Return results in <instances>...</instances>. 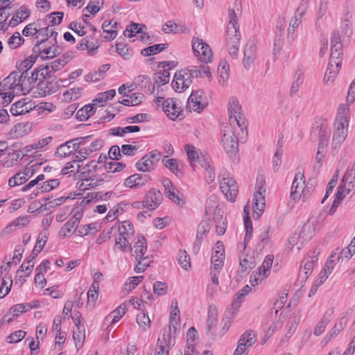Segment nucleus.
<instances>
[{
    "label": "nucleus",
    "instance_id": "nucleus-6",
    "mask_svg": "<svg viewBox=\"0 0 355 355\" xmlns=\"http://www.w3.org/2000/svg\"><path fill=\"white\" fill-rule=\"evenodd\" d=\"M18 80V72L13 71L0 83V95H3L6 102L10 103L15 96L22 95Z\"/></svg>",
    "mask_w": 355,
    "mask_h": 355
},
{
    "label": "nucleus",
    "instance_id": "nucleus-4",
    "mask_svg": "<svg viewBox=\"0 0 355 355\" xmlns=\"http://www.w3.org/2000/svg\"><path fill=\"white\" fill-rule=\"evenodd\" d=\"M131 250H132V255L137 261L135 270L137 273L144 272L152 261V257L148 253L147 243L144 237L138 236L137 241Z\"/></svg>",
    "mask_w": 355,
    "mask_h": 355
},
{
    "label": "nucleus",
    "instance_id": "nucleus-18",
    "mask_svg": "<svg viewBox=\"0 0 355 355\" xmlns=\"http://www.w3.org/2000/svg\"><path fill=\"white\" fill-rule=\"evenodd\" d=\"M35 108V103L29 98H21L11 105L10 111L14 116L26 114Z\"/></svg>",
    "mask_w": 355,
    "mask_h": 355
},
{
    "label": "nucleus",
    "instance_id": "nucleus-46",
    "mask_svg": "<svg viewBox=\"0 0 355 355\" xmlns=\"http://www.w3.org/2000/svg\"><path fill=\"white\" fill-rule=\"evenodd\" d=\"M130 238H127L125 236H121L118 235L115 239V244L114 249L119 250L121 251L128 252L132 250L131 245L130 243Z\"/></svg>",
    "mask_w": 355,
    "mask_h": 355
},
{
    "label": "nucleus",
    "instance_id": "nucleus-1",
    "mask_svg": "<svg viewBox=\"0 0 355 355\" xmlns=\"http://www.w3.org/2000/svg\"><path fill=\"white\" fill-rule=\"evenodd\" d=\"M241 15L240 3L236 2L228 8L229 21L226 31L225 46L229 55L234 59L238 58L241 34L238 24V17Z\"/></svg>",
    "mask_w": 355,
    "mask_h": 355
},
{
    "label": "nucleus",
    "instance_id": "nucleus-37",
    "mask_svg": "<svg viewBox=\"0 0 355 355\" xmlns=\"http://www.w3.org/2000/svg\"><path fill=\"white\" fill-rule=\"evenodd\" d=\"M116 94L114 89H110L104 92H101L97 94L96 98L92 101L95 103V106L102 107L108 101L111 100Z\"/></svg>",
    "mask_w": 355,
    "mask_h": 355
},
{
    "label": "nucleus",
    "instance_id": "nucleus-33",
    "mask_svg": "<svg viewBox=\"0 0 355 355\" xmlns=\"http://www.w3.org/2000/svg\"><path fill=\"white\" fill-rule=\"evenodd\" d=\"M230 65L226 60L220 61L218 67V83L225 86L229 79Z\"/></svg>",
    "mask_w": 355,
    "mask_h": 355
},
{
    "label": "nucleus",
    "instance_id": "nucleus-42",
    "mask_svg": "<svg viewBox=\"0 0 355 355\" xmlns=\"http://www.w3.org/2000/svg\"><path fill=\"white\" fill-rule=\"evenodd\" d=\"M41 57L44 58H53L59 55L61 49L59 46L51 45L50 46H39Z\"/></svg>",
    "mask_w": 355,
    "mask_h": 355
},
{
    "label": "nucleus",
    "instance_id": "nucleus-22",
    "mask_svg": "<svg viewBox=\"0 0 355 355\" xmlns=\"http://www.w3.org/2000/svg\"><path fill=\"white\" fill-rule=\"evenodd\" d=\"M225 260V248L222 242L218 241L213 249L211 256L212 266L222 268Z\"/></svg>",
    "mask_w": 355,
    "mask_h": 355
},
{
    "label": "nucleus",
    "instance_id": "nucleus-34",
    "mask_svg": "<svg viewBox=\"0 0 355 355\" xmlns=\"http://www.w3.org/2000/svg\"><path fill=\"white\" fill-rule=\"evenodd\" d=\"M128 203L122 201L114 205L107 213L105 219L110 222L116 219L119 215L122 214L127 209Z\"/></svg>",
    "mask_w": 355,
    "mask_h": 355
},
{
    "label": "nucleus",
    "instance_id": "nucleus-27",
    "mask_svg": "<svg viewBox=\"0 0 355 355\" xmlns=\"http://www.w3.org/2000/svg\"><path fill=\"white\" fill-rule=\"evenodd\" d=\"M79 144L72 141L61 144L55 152L57 157L64 158L71 155L74 151H77Z\"/></svg>",
    "mask_w": 355,
    "mask_h": 355
},
{
    "label": "nucleus",
    "instance_id": "nucleus-24",
    "mask_svg": "<svg viewBox=\"0 0 355 355\" xmlns=\"http://www.w3.org/2000/svg\"><path fill=\"white\" fill-rule=\"evenodd\" d=\"M172 338L170 332L163 334L157 340V346L155 355H169L172 346Z\"/></svg>",
    "mask_w": 355,
    "mask_h": 355
},
{
    "label": "nucleus",
    "instance_id": "nucleus-11",
    "mask_svg": "<svg viewBox=\"0 0 355 355\" xmlns=\"http://www.w3.org/2000/svg\"><path fill=\"white\" fill-rule=\"evenodd\" d=\"M218 178L221 192L227 200L234 202L238 194L236 181L229 173L220 175Z\"/></svg>",
    "mask_w": 355,
    "mask_h": 355
},
{
    "label": "nucleus",
    "instance_id": "nucleus-36",
    "mask_svg": "<svg viewBox=\"0 0 355 355\" xmlns=\"http://www.w3.org/2000/svg\"><path fill=\"white\" fill-rule=\"evenodd\" d=\"M18 79L22 95L28 93L34 87L28 78V71L18 72Z\"/></svg>",
    "mask_w": 355,
    "mask_h": 355
},
{
    "label": "nucleus",
    "instance_id": "nucleus-2",
    "mask_svg": "<svg viewBox=\"0 0 355 355\" xmlns=\"http://www.w3.org/2000/svg\"><path fill=\"white\" fill-rule=\"evenodd\" d=\"M350 110L347 105H340L336 111L333 124L331 148L338 151L343 144L348 135Z\"/></svg>",
    "mask_w": 355,
    "mask_h": 355
},
{
    "label": "nucleus",
    "instance_id": "nucleus-7",
    "mask_svg": "<svg viewBox=\"0 0 355 355\" xmlns=\"http://www.w3.org/2000/svg\"><path fill=\"white\" fill-rule=\"evenodd\" d=\"M227 113L229 123L226 125L235 126V130H244L245 129V118L242 113L239 100L234 96L231 97L228 101Z\"/></svg>",
    "mask_w": 355,
    "mask_h": 355
},
{
    "label": "nucleus",
    "instance_id": "nucleus-60",
    "mask_svg": "<svg viewBox=\"0 0 355 355\" xmlns=\"http://www.w3.org/2000/svg\"><path fill=\"white\" fill-rule=\"evenodd\" d=\"M164 49V44H159L148 46L141 51V54L144 56H150L155 55Z\"/></svg>",
    "mask_w": 355,
    "mask_h": 355
},
{
    "label": "nucleus",
    "instance_id": "nucleus-14",
    "mask_svg": "<svg viewBox=\"0 0 355 355\" xmlns=\"http://www.w3.org/2000/svg\"><path fill=\"white\" fill-rule=\"evenodd\" d=\"M322 226L321 220L317 216H312L302 225L299 233L303 241L308 242Z\"/></svg>",
    "mask_w": 355,
    "mask_h": 355
},
{
    "label": "nucleus",
    "instance_id": "nucleus-64",
    "mask_svg": "<svg viewBox=\"0 0 355 355\" xmlns=\"http://www.w3.org/2000/svg\"><path fill=\"white\" fill-rule=\"evenodd\" d=\"M144 279V276H136L130 277L125 282V289L131 291L136 288Z\"/></svg>",
    "mask_w": 355,
    "mask_h": 355
},
{
    "label": "nucleus",
    "instance_id": "nucleus-28",
    "mask_svg": "<svg viewBox=\"0 0 355 355\" xmlns=\"http://www.w3.org/2000/svg\"><path fill=\"white\" fill-rule=\"evenodd\" d=\"M30 15L31 10L26 7L21 6L17 10L15 14L8 21V24H10L11 27H15L19 24L28 18Z\"/></svg>",
    "mask_w": 355,
    "mask_h": 355
},
{
    "label": "nucleus",
    "instance_id": "nucleus-16",
    "mask_svg": "<svg viewBox=\"0 0 355 355\" xmlns=\"http://www.w3.org/2000/svg\"><path fill=\"white\" fill-rule=\"evenodd\" d=\"M162 110L167 117L175 121L181 114L182 106L179 100L176 98H167L163 101Z\"/></svg>",
    "mask_w": 355,
    "mask_h": 355
},
{
    "label": "nucleus",
    "instance_id": "nucleus-44",
    "mask_svg": "<svg viewBox=\"0 0 355 355\" xmlns=\"http://www.w3.org/2000/svg\"><path fill=\"white\" fill-rule=\"evenodd\" d=\"M163 165L171 171L175 175L182 174V171L180 167V161L177 159H163L162 160Z\"/></svg>",
    "mask_w": 355,
    "mask_h": 355
},
{
    "label": "nucleus",
    "instance_id": "nucleus-30",
    "mask_svg": "<svg viewBox=\"0 0 355 355\" xmlns=\"http://www.w3.org/2000/svg\"><path fill=\"white\" fill-rule=\"evenodd\" d=\"M79 220L77 218H71L60 230L59 234L62 238L71 236L77 230Z\"/></svg>",
    "mask_w": 355,
    "mask_h": 355
},
{
    "label": "nucleus",
    "instance_id": "nucleus-58",
    "mask_svg": "<svg viewBox=\"0 0 355 355\" xmlns=\"http://www.w3.org/2000/svg\"><path fill=\"white\" fill-rule=\"evenodd\" d=\"M340 330L334 326L320 341V346L322 347H326L331 340L334 339L340 334Z\"/></svg>",
    "mask_w": 355,
    "mask_h": 355
},
{
    "label": "nucleus",
    "instance_id": "nucleus-13",
    "mask_svg": "<svg viewBox=\"0 0 355 355\" xmlns=\"http://www.w3.org/2000/svg\"><path fill=\"white\" fill-rule=\"evenodd\" d=\"M160 157L161 153L159 151L153 150L139 159L136 164V167L138 171L150 172L155 169Z\"/></svg>",
    "mask_w": 355,
    "mask_h": 355
},
{
    "label": "nucleus",
    "instance_id": "nucleus-61",
    "mask_svg": "<svg viewBox=\"0 0 355 355\" xmlns=\"http://www.w3.org/2000/svg\"><path fill=\"white\" fill-rule=\"evenodd\" d=\"M35 57L31 55L21 61L18 65L17 69L19 72L28 71L35 62Z\"/></svg>",
    "mask_w": 355,
    "mask_h": 355
},
{
    "label": "nucleus",
    "instance_id": "nucleus-45",
    "mask_svg": "<svg viewBox=\"0 0 355 355\" xmlns=\"http://www.w3.org/2000/svg\"><path fill=\"white\" fill-rule=\"evenodd\" d=\"M12 285V276L10 274H6L1 279L0 286V299L3 298L10 291Z\"/></svg>",
    "mask_w": 355,
    "mask_h": 355
},
{
    "label": "nucleus",
    "instance_id": "nucleus-35",
    "mask_svg": "<svg viewBox=\"0 0 355 355\" xmlns=\"http://www.w3.org/2000/svg\"><path fill=\"white\" fill-rule=\"evenodd\" d=\"M96 110L95 103L86 105L77 111L76 118L81 121H86L96 112Z\"/></svg>",
    "mask_w": 355,
    "mask_h": 355
},
{
    "label": "nucleus",
    "instance_id": "nucleus-48",
    "mask_svg": "<svg viewBox=\"0 0 355 355\" xmlns=\"http://www.w3.org/2000/svg\"><path fill=\"white\" fill-rule=\"evenodd\" d=\"M329 130L327 127L321 125L319 130V140L318 146L327 148L329 144Z\"/></svg>",
    "mask_w": 355,
    "mask_h": 355
},
{
    "label": "nucleus",
    "instance_id": "nucleus-25",
    "mask_svg": "<svg viewBox=\"0 0 355 355\" xmlns=\"http://www.w3.org/2000/svg\"><path fill=\"white\" fill-rule=\"evenodd\" d=\"M31 130V123H18L10 129L9 132V137L10 139L20 138L30 133Z\"/></svg>",
    "mask_w": 355,
    "mask_h": 355
},
{
    "label": "nucleus",
    "instance_id": "nucleus-59",
    "mask_svg": "<svg viewBox=\"0 0 355 355\" xmlns=\"http://www.w3.org/2000/svg\"><path fill=\"white\" fill-rule=\"evenodd\" d=\"M24 39L21 36L19 32H15L8 40V45L12 49L18 48L22 43Z\"/></svg>",
    "mask_w": 355,
    "mask_h": 355
},
{
    "label": "nucleus",
    "instance_id": "nucleus-21",
    "mask_svg": "<svg viewBox=\"0 0 355 355\" xmlns=\"http://www.w3.org/2000/svg\"><path fill=\"white\" fill-rule=\"evenodd\" d=\"M162 196L161 193L155 189H150L146 195L145 200L142 201V206L150 210L155 209L161 203Z\"/></svg>",
    "mask_w": 355,
    "mask_h": 355
},
{
    "label": "nucleus",
    "instance_id": "nucleus-5",
    "mask_svg": "<svg viewBox=\"0 0 355 355\" xmlns=\"http://www.w3.org/2000/svg\"><path fill=\"white\" fill-rule=\"evenodd\" d=\"M291 190V197L295 202H304L311 196V187H307L304 172L300 168H297Z\"/></svg>",
    "mask_w": 355,
    "mask_h": 355
},
{
    "label": "nucleus",
    "instance_id": "nucleus-15",
    "mask_svg": "<svg viewBox=\"0 0 355 355\" xmlns=\"http://www.w3.org/2000/svg\"><path fill=\"white\" fill-rule=\"evenodd\" d=\"M207 103L202 90L193 92L187 101V107L190 111L200 112L206 106Z\"/></svg>",
    "mask_w": 355,
    "mask_h": 355
},
{
    "label": "nucleus",
    "instance_id": "nucleus-10",
    "mask_svg": "<svg viewBox=\"0 0 355 355\" xmlns=\"http://www.w3.org/2000/svg\"><path fill=\"white\" fill-rule=\"evenodd\" d=\"M266 192L265 182L262 178H259L257 181L256 191L253 198V218L255 219H258L263 212Z\"/></svg>",
    "mask_w": 355,
    "mask_h": 355
},
{
    "label": "nucleus",
    "instance_id": "nucleus-39",
    "mask_svg": "<svg viewBox=\"0 0 355 355\" xmlns=\"http://www.w3.org/2000/svg\"><path fill=\"white\" fill-rule=\"evenodd\" d=\"M257 341V336L254 331H247L240 337L238 343L249 349Z\"/></svg>",
    "mask_w": 355,
    "mask_h": 355
},
{
    "label": "nucleus",
    "instance_id": "nucleus-8",
    "mask_svg": "<svg viewBox=\"0 0 355 355\" xmlns=\"http://www.w3.org/2000/svg\"><path fill=\"white\" fill-rule=\"evenodd\" d=\"M235 126L225 125L222 129L221 142L227 154L235 155L238 151L237 136L244 130H235Z\"/></svg>",
    "mask_w": 355,
    "mask_h": 355
},
{
    "label": "nucleus",
    "instance_id": "nucleus-19",
    "mask_svg": "<svg viewBox=\"0 0 355 355\" xmlns=\"http://www.w3.org/2000/svg\"><path fill=\"white\" fill-rule=\"evenodd\" d=\"M257 58V46L253 42L247 43L243 49V66L245 69H251Z\"/></svg>",
    "mask_w": 355,
    "mask_h": 355
},
{
    "label": "nucleus",
    "instance_id": "nucleus-57",
    "mask_svg": "<svg viewBox=\"0 0 355 355\" xmlns=\"http://www.w3.org/2000/svg\"><path fill=\"white\" fill-rule=\"evenodd\" d=\"M137 322L140 328L146 331L150 327V320L148 315L145 312H141L137 315Z\"/></svg>",
    "mask_w": 355,
    "mask_h": 355
},
{
    "label": "nucleus",
    "instance_id": "nucleus-20",
    "mask_svg": "<svg viewBox=\"0 0 355 355\" xmlns=\"http://www.w3.org/2000/svg\"><path fill=\"white\" fill-rule=\"evenodd\" d=\"M149 180L150 177L146 174H134L127 178L123 184L127 188L137 189L144 187Z\"/></svg>",
    "mask_w": 355,
    "mask_h": 355
},
{
    "label": "nucleus",
    "instance_id": "nucleus-52",
    "mask_svg": "<svg viewBox=\"0 0 355 355\" xmlns=\"http://www.w3.org/2000/svg\"><path fill=\"white\" fill-rule=\"evenodd\" d=\"M162 31L166 34L183 33L182 27L173 20L165 22L162 26Z\"/></svg>",
    "mask_w": 355,
    "mask_h": 355
},
{
    "label": "nucleus",
    "instance_id": "nucleus-49",
    "mask_svg": "<svg viewBox=\"0 0 355 355\" xmlns=\"http://www.w3.org/2000/svg\"><path fill=\"white\" fill-rule=\"evenodd\" d=\"M99 284L92 283L87 292V305L94 306L98 297Z\"/></svg>",
    "mask_w": 355,
    "mask_h": 355
},
{
    "label": "nucleus",
    "instance_id": "nucleus-43",
    "mask_svg": "<svg viewBox=\"0 0 355 355\" xmlns=\"http://www.w3.org/2000/svg\"><path fill=\"white\" fill-rule=\"evenodd\" d=\"M23 157V155L20 151L12 150L8 153L3 160V166L6 168L12 167L15 163L20 161Z\"/></svg>",
    "mask_w": 355,
    "mask_h": 355
},
{
    "label": "nucleus",
    "instance_id": "nucleus-9",
    "mask_svg": "<svg viewBox=\"0 0 355 355\" xmlns=\"http://www.w3.org/2000/svg\"><path fill=\"white\" fill-rule=\"evenodd\" d=\"M191 47L195 57L199 62L204 64L212 62V51L209 45L204 40L198 37H193Z\"/></svg>",
    "mask_w": 355,
    "mask_h": 355
},
{
    "label": "nucleus",
    "instance_id": "nucleus-38",
    "mask_svg": "<svg viewBox=\"0 0 355 355\" xmlns=\"http://www.w3.org/2000/svg\"><path fill=\"white\" fill-rule=\"evenodd\" d=\"M240 272L248 273L256 266L255 259L253 257L243 255L240 257Z\"/></svg>",
    "mask_w": 355,
    "mask_h": 355
},
{
    "label": "nucleus",
    "instance_id": "nucleus-41",
    "mask_svg": "<svg viewBox=\"0 0 355 355\" xmlns=\"http://www.w3.org/2000/svg\"><path fill=\"white\" fill-rule=\"evenodd\" d=\"M119 235L131 239L135 230L132 224L129 220H124L118 225Z\"/></svg>",
    "mask_w": 355,
    "mask_h": 355
},
{
    "label": "nucleus",
    "instance_id": "nucleus-50",
    "mask_svg": "<svg viewBox=\"0 0 355 355\" xmlns=\"http://www.w3.org/2000/svg\"><path fill=\"white\" fill-rule=\"evenodd\" d=\"M9 9L10 8H8L7 6H1L0 7V31H6L10 26L7 21L10 15L8 12Z\"/></svg>",
    "mask_w": 355,
    "mask_h": 355
},
{
    "label": "nucleus",
    "instance_id": "nucleus-17",
    "mask_svg": "<svg viewBox=\"0 0 355 355\" xmlns=\"http://www.w3.org/2000/svg\"><path fill=\"white\" fill-rule=\"evenodd\" d=\"M191 83L190 74L185 69L176 72L172 81V87L177 92H182L187 89Z\"/></svg>",
    "mask_w": 355,
    "mask_h": 355
},
{
    "label": "nucleus",
    "instance_id": "nucleus-54",
    "mask_svg": "<svg viewBox=\"0 0 355 355\" xmlns=\"http://www.w3.org/2000/svg\"><path fill=\"white\" fill-rule=\"evenodd\" d=\"M178 263L184 270H188L191 267L189 255L185 250H180L177 257Z\"/></svg>",
    "mask_w": 355,
    "mask_h": 355
},
{
    "label": "nucleus",
    "instance_id": "nucleus-32",
    "mask_svg": "<svg viewBox=\"0 0 355 355\" xmlns=\"http://www.w3.org/2000/svg\"><path fill=\"white\" fill-rule=\"evenodd\" d=\"M35 304L31 305L30 304H18L13 306L10 310V313L12 315V318H8V315H4L3 320H5L7 322H10L12 320L13 318L15 316H18L20 313H24L34 307H36Z\"/></svg>",
    "mask_w": 355,
    "mask_h": 355
},
{
    "label": "nucleus",
    "instance_id": "nucleus-40",
    "mask_svg": "<svg viewBox=\"0 0 355 355\" xmlns=\"http://www.w3.org/2000/svg\"><path fill=\"white\" fill-rule=\"evenodd\" d=\"M305 243L306 242L303 241L300 234L295 232L288 239L287 247L291 250H295L299 251Z\"/></svg>",
    "mask_w": 355,
    "mask_h": 355
},
{
    "label": "nucleus",
    "instance_id": "nucleus-63",
    "mask_svg": "<svg viewBox=\"0 0 355 355\" xmlns=\"http://www.w3.org/2000/svg\"><path fill=\"white\" fill-rule=\"evenodd\" d=\"M51 139H52V138L51 137L40 139L37 142H35V143H34L33 144L27 146L25 148L26 152L28 153L31 150H33V149H35V150L41 149L43 147H44L46 145H48L51 142Z\"/></svg>",
    "mask_w": 355,
    "mask_h": 355
},
{
    "label": "nucleus",
    "instance_id": "nucleus-56",
    "mask_svg": "<svg viewBox=\"0 0 355 355\" xmlns=\"http://www.w3.org/2000/svg\"><path fill=\"white\" fill-rule=\"evenodd\" d=\"M80 173V165L74 159L72 162H67L62 169V175Z\"/></svg>",
    "mask_w": 355,
    "mask_h": 355
},
{
    "label": "nucleus",
    "instance_id": "nucleus-23",
    "mask_svg": "<svg viewBox=\"0 0 355 355\" xmlns=\"http://www.w3.org/2000/svg\"><path fill=\"white\" fill-rule=\"evenodd\" d=\"M31 222L30 216H21L16 218L10 224H8L3 230V233L8 234L16 230L24 228L28 225Z\"/></svg>",
    "mask_w": 355,
    "mask_h": 355
},
{
    "label": "nucleus",
    "instance_id": "nucleus-12",
    "mask_svg": "<svg viewBox=\"0 0 355 355\" xmlns=\"http://www.w3.org/2000/svg\"><path fill=\"white\" fill-rule=\"evenodd\" d=\"M338 194L351 197L355 192V160L347 168L338 187Z\"/></svg>",
    "mask_w": 355,
    "mask_h": 355
},
{
    "label": "nucleus",
    "instance_id": "nucleus-3",
    "mask_svg": "<svg viewBox=\"0 0 355 355\" xmlns=\"http://www.w3.org/2000/svg\"><path fill=\"white\" fill-rule=\"evenodd\" d=\"M342 44L340 35L334 31L331 39V55L323 81L327 85L333 84L341 64Z\"/></svg>",
    "mask_w": 355,
    "mask_h": 355
},
{
    "label": "nucleus",
    "instance_id": "nucleus-47",
    "mask_svg": "<svg viewBox=\"0 0 355 355\" xmlns=\"http://www.w3.org/2000/svg\"><path fill=\"white\" fill-rule=\"evenodd\" d=\"M306 9L304 8H298L295 15L291 19L288 31H295L301 23V19L305 13Z\"/></svg>",
    "mask_w": 355,
    "mask_h": 355
},
{
    "label": "nucleus",
    "instance_id": "nucleus-26",
    "mask_svg": "<svg viewBox=\"0 0 355 355\" xmlns=\"http://www.w3.org/2000/svg\"><path fill=\"white\" fill-rule=\"evenodd\" d=\"M74 322L76 328L73 331V338L76 348L79 349L83 347L85 339V328L80 318L75 320Z\"/></svg>",
    "mask_w": 355,
    "mask_h": 355
},
{
    "label": "nucleus",
    "instance_id": "nucleus-51",
    "mask_svg": "<svg viewBox=\"0 0 355 355\" xmlns=\"http://www.w3.org/2000/svg\"><path fill=\"white\" fill-rule=\"evenodd\" d=\"M82 91L79 87L69 89L63 93V99L67 102L76 101L80 97Z\"/></svg>",
    "mask_w": 355,
    "mask_h": 355
},
{
    "label": "nucleus",
    "instance_id": "nucleus-29",
    "mask_svg": "<svg viewBox=\"0 0 355 355\" xmlns=\"http://www.w3.org/2000/svg\"><path fill=\"white\" fill-rule=\"evenodd\" d=\"M102 28L105 33L104 38L108 41L114 40L117 35V22L114 19L105 21Z\"/></svg>",
    "mask_w": 355,
    "mask_h": 355
},
{
    "label": "nucleus",
    "instance_id": "nucleus-62",
    "mask_svg": "<svg viewBox=\"0 0 355 355\" xmlns=\"http://www.w3.org/2000/svg\"><path fill=\"white\" fill-rule=\"evenodd\" d=\"M302 83L303 73L298 70L295 72L294 76V80L291 87V94H295L298 91L300 87L302 85Z\"/></svg>",
    "mask_w": 355,
    "mask_h": 355
},
{
    "label": "nucleus",
    "instance_id": "nucleus-31",
    "mask_svg": "<svg viewBox=\"0 0 355 355\" xmlns=\"http://www.w3.org/2000/svg\"><path fill=\"white\" fill-rule=\"evenodd\" d=\"M126 312V305L121 304L118 308L114 310L110 314L105 318V322L107 326H110L118 322Z\"/></svg>",
    "mask_w": 355,
    "mask_h": 355
},
{
    "label": "nucleus",
    "instance_id": "nucleus-53",
    "mask_svg": "<svg viewBox=\"0 0 355 355\" xmlns=\"http://www.w3.org/2000/svg\"><path fill=\"white\" fill-rule=\"evenodd\" d=\"M26 181V174H24L22 171H19L9 178L8 185L10 187H15L23 184Z\"/></svg>",
    "mask_w": 355,
    "mask_h": 355
},
{
    "label": "nucleus",
    "instance_id": "nucleus-55",
    "mask_svg": "<svg viewBox=\"0 0 355 355\" xmlns=\"http://www.w3.org/2000/svg\"><path fill=\"white\" fill-rule=\"evenodd\" d=\"M185 150L190 164L192 166L193 162H196L200 157L201 152L198 151L195 146L190 144H187L185 146Z\"/></svg>",
    "mask_w": 355,
    "mask_h": 355
}]
</instances>
